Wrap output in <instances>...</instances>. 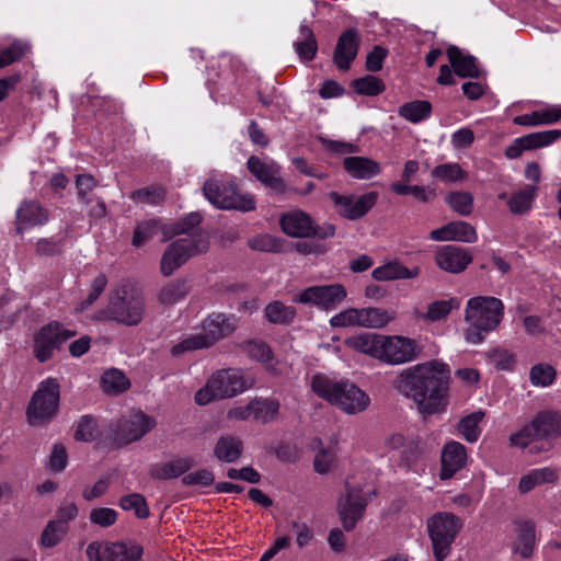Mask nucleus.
Returning a JSON list of instances; mask_svg holds the SVG:
<instances>
[{
  "instance_id": "nucleus-1",
  "label": "nucleus",
  "mask_w": 561,
  "mask_h": 561,
  "mask_svg": "<svg viewBox=\"0 0 561 561\" xmlns=\"http://www.w3.org/2000/svg\"><path fill=\"white\" fill-rule=\"evenodd\" d=\"M449 381V366L434 359L403 369L392 386L412 399L422 414H435L448 405Z\"/></svg>"
},
{
  "instance_id": "nucleus-2",
  "label": "nucleus",
  "mask_w": 561,
  "mask_h": 561,
  "mask_svg": "<svg viewBox=\"0 0 561 561\" xmlns=\"http://www.w3.org/2000/svg\"><path fill=\"white\" fill-rule=\"evenodd\" d=\"M504 305L495 297L477 296L470 298L465 309L468 328L465 339L470 344H480L488 333L495 330L502 321Z\"/></svg>"
},
{
  "instance_id": "nucleus-3",
  "label": "nucleus",
  "mask_w": 561,
  "mask_h": 561,
  "mask_svg": "<svg viewBox=\"0 0 561 561\" xmlns=\"http://www.w3.org/2000/svg\"><path fill=\"white\" fill-rule=\"evenodd\" d=\"M311 389L318 397L348 414L364 411L370 402L369 397L355 383L335 380L322 374L312 377Z\"/></svg>"
},
{
  "instance_id": "nucleus-4",
  "label": "nucleus",
  "mask_w": 561,
  "mask_h": 561,
  "mask_svg": "<svg viewBox=\"0 0 561 561\" xmlns=\"http://www.w3.org/2000/svg\"><path fill=\"white\" fill-rule=\"evenodd\" d=\"M254 385L255 379L240 368L218 369L195 393V402L198 405H206L215 400L233 398L253 388Z\"/></svg>"
},
{
  "instance_id": "nucleus-5",
  "label": "nucleus",
  "mask_w": 561,
  "mask_h": 561,
  "mask_svg": "<svg viewBox=\"0 0 561 561\" xmlns=\"http://www.w3.org/2000/svg\"><path fill=\"white\" fill-rule=\"evenodd\" d=\"M364 472L350 476L345 481L346 495L339 503V515L343 527L351 530L363 517L365 508L375 495V489L370 485L369 477Z\"/></svg>"
},
{
  "instance_id": "nucleus-6",
  "label": "nucleus",
  "mask_w": 561,
  "mask_h": 561,
  "mask_svg": "<svg viewBox=\"0 0 561 561\" xmlns=\"http://www.w3.org/2000/svg\"><path fill=\"white\" fill-rule=\"evenodd\" d=\"M237 328V319L233 316L213 313L203 321V331L191 334L174 344L171 353L175 356L185 352L207 348L221 339L230 335Z\"/></svg>"
},
{
  "instance_id": "nucleus-7",
  "label": "nucleus",
  "mask_w": 561,
  "mask_h": 561,
  "mask_svg": "<svg viewBox=\"0 0 561 561\" xmlns=\"http://www.w3.org/2000/svg\"><path fill=\"white\" fill-rule=\"evenodd\" d=\"M462 527V519L449 512H438L427 519L426 528L435 561H444L449 557Z\"/></svg>"
},
{
  "instance_id": "nucleus-8",
  "label": "nucleus",
  "mask_w": 561,
  "mask_h": 561,
  "mask_svg": "<svg viewBox=\"0 0 561 561\" xmlns=\"http://www.w3.org/2000/svg\"><path fill=\"white\" fill-rule=\"evenodd\" d=\"M59 399L60 385L58 380L55 378L43 380L27 405V422L36 426L50 421L58 411Z\"/></svg>"
},
{
  "instance_id": "nucleus-9",
  "label": "nucleus",
  "mask_w": 561,
  "mask_h": 561,
  "mask_svg": "<svg viewBox=\"0 0 561 561\" xmlns=\"http://www.w3.org/2000/svg\"><path fill=\"white\" fill-rule=\"evenodd\" d=\"M205 197L216 207L249 211L255 208L254 197L241 194L233 181L208 180L203 187Z\"/></svg>"
},
{
  "instance_id": "nucleus-10",
  "label": "nucleus",
  "mask_w": 561,
  "mask_h": 561,
  "mask_svg": "<svg viewBox=\"0 0 561 561\" xmlns=\"http://www.w3.org/2000/svg\"><path fill=\"white\" fill-rule=\"evenodd\" d=\"M207 249L208 240L204 233L186 234V237L175 240L168 247L162 255V274L165 276L171 275L190 257L206 252Z\"/></svg>"
},
{
  "instance_id": "nucleus-11",
  "label": "nucleus",
  "mask_w": 561,
  "mask_h": 561,
  "mask_svg": "<svg viewBox=\"0 0 561 561\" xmlns=\"http://www.w3.org/2000/svg\"><path fill=\"white\" fill-rule=\"evenodd\" d=\"M422 352L420 343L404 335H383L380 362L402 365L415 360Z\"/></svg>"
},
{
  "instance_id": "nucleus-12",
  "label": "nucleus",
  "mask_w": 561,
  "mask_h": 561,
  "mask_svg": "<svg viewBox=\"0 0 561 561\" xmlns=\"http://www.w3.org/2000/svg\"><path fill=\"white\" fill-rule=\"evenodd\" d=\"M122 291L123 296L111 299L108 314L100 319H112L127 325H136L144 316V298L126 287Z\"/></svg>"
},
{
  "instance_id": "nucleus-13",
  "label": "nucleus",
  "mask_w": 561,
  "mask_h": 561,
  "mask_svg": "<svg viewBox=\"0 0 561 561\" xmlns=\"http://www.w3.org/2000/svg\"><path fill=\"white\" fill-rule=\"evenodd\" d=\"M156 426L152 416L142 411H133L123 416L112 430L113 438L117 445H127L140 439Z\"/></svg>"
},
{
  "instance_id": "nucleus-14",
  "label": "nucleus",
  "mask_w": 561,
  "mask_h": 561,
  "mask_svg": "<svg viewBox=\"0 0 561 561\" xmlns=\"http://www.w3.org/2000/svg\"><path fill=\"white\" fill-rule=\"evenodd\" d=\"M85 552L89 561H141L142 548L136 543L93 541Z\"/></svg>"
},
{
  "instance_id": "nucleus-15",
  "label": "nucleus",
  "mask_w": 561,
  "mask_h": 561,
  "mask_svg": "<svg viewBox=\"0 0 561 561\" xmlns=\"http://www.w3.org/2000/svg\"><path fill=\"white\" fill-rule=\"evenodd\" d=\"M76 334L53 321L39 329L34 340V355L39 362L49 359L56 348Z\"/></svg>"
},
{
  "instance_id": "nucleus-16",
  "label": "nucleus",
  "mask_w": 561,
  "mask_h": 561,
  "mask_svg": "<svg viewBox=\"0 0 561 561\" xmlns=\"http://www.w3.org/2000/svg\"><path fill=\"white\" fill-rule=\"evenodd\" d=\"M347 296L345 287L341 284L311 286L294 297V302L312 304L323 310L336 308Z\"/></svg>"
},
{
  "instance_id": "nucleus-17",
  "label": "nucleus",
  "mask_w": 561,
  "mask_h": 561,
  "mask_svg": "<svg viewBox=\"0 0 561 561\" xmlns=\"http://www.w3.org/2000/svg\"><path fill=\"white\" fill-rule=\"evenodd\" d=\"M280 226L286 234L295 238H306L311 234L330 238L335 232L334 226L330 224L319 229L314 228L310 216L301 210H293L285 214L280 218Z\"/></svg>"
},
{
  "instance_id": "nucleus-18",
  "label": "nucleus",
  "mask_w": 561,
  "mask_h": 561,
  "mask_svg": "<svg viewBox=\"0 0 561 561\" xmlns=\"http://www.w3.org/2000/svg\"><path fill=\"white\" fill-rule=\"evenodd\" d=\"M202 218L198 214H191L181 226H176V228L169 227L167 225H162L157 219H150L139 224L133 237V245L141 247L147 240H149L153 234L158 231H161L163 238L162 241H167L173 234L176 233H187L188 229L198 225Z\"/></svg>"
},
{
  "instance_id": "nucleus-19",
  "label": "nucleus",
  "mask_w": 561,
  "mask_h": 561,
  "mask_svg": "<svg viewBox=\"0 0 561 561\" xmlns=\"http://www.w3.org/2000/svg\"><path fill=\"white\" fill-rule=\"evenodd\" d=\"M329 196L334 204L336 213L350 220H355L366 215L377 201L376 193H367L358 197H354L351 195H340L336 192H331Z\"/></svg>"
},
{
  "instance_id": "nucleus-20",
  "label": "nucleus",
  "mask_w": 561,
  "mask_h": 561,
  "mask_svg": "<svg viewBox=\"0 0 561 561\" xmlns=\"http://www.w3.org/2000/svg\"><path fill=\"white\" fill-rule=\"evenodd\" d=\"M560 137L561 130L559 129L536 131L518 137L505 149V156L508 159H516L524 151L548 147L559 140Z\"/></svg>"
},
{
  "instance_id": "nucleus-21",
  "label": "nucleus",
  "mask_w": 561,
  "mask_h": 561,
  "mask_svg": "<svg viewBox=\"0 0 561 561\" xmlns=\"http://www.w3.org/2000/svg\"><path fill=\"white\" fill-rule=\"evenodd\" d=\"M249 172L265 186L283 192L285 184L279 178V167L272 160H262L256 156L249 158L247 162Z\"/></svg>"
},
{
  "instance_id": "nucleus-22",
  "label": "nucleus",
  "mask_w": 561,
  "mask_h": 561,
  "mask_svg": "<svg viewBox=\"0 0 561 561\" xmlns=\"http://www.w3.org/2000/svg\"><path fill=\"white\" fill-rule=\"evenodd\" d=\"M360 37L354 28L344 31L336 43L333 61L340 70H348L356 58L359 48Z\"/></svg>"
},
{
  "instance_id": "nucleus-23",
  "label": "nucleus",
  "mask_w": 561,
  "mask_h": 561,
  "mask_svg": "<svg viewBox=\"0 0 561 561\" xmlns=\"http://www.w3.org/2000/svg\"><path fill=\"white\" fill-rule=\"evenodd\" d=\"M435 261L446 272L460 273L472 262V255L467 249L445 245L437 250Z\"/></svg>"
},
{
  "instance_id": "nucleus-24",
  "label": "nucleus",
  "mask_w": 561,
  "mask_h": 561,
  "mask_svg": "<svg viewBox=\"0 0 561 561\" xmlns=\"http://www.w3.org/2000/svg\"><path fill=\"white\" fill-rule=\"evenodd\" d=\"M461 306V300L458 297H449L447 299H437L427 305L426 309L414 311L417 320L425 323L442 322L448 319L454 310H458Z\"/></svg>"
},
{
  "instance_id": "nucleus-25",
  "label": "nucleus",
  "mask_w": 561,
  "mask_h": 561,
  "mask_svg": "<svg viewBox=\"0 0 561 561\" xmlns=\"http://www.w3.org/2000/svg\"><path fill=\"white\" fill-rule=\"evenodd\" d=\"M48 221V210L35 201H26L16 210V232L45 225Z\"/></svg>"
},
{
  "instance_id": "nucleus-26",
  "label": "nucleus",
  "mask_w": 561,
  "mask_h": 561,
  "mask_svg": "<svg viewBox=\"0 0 561 561\" xmlns=\"http://www.w3.org/2000/svg\"><path fill=\"white\" fill-rule=\"evenodd\" d=\"M435 241H460L472 243L478 240L476 229L465 221H453L431 232Z\"/></svg>"
},
{
  "instance_id": "nucleus-27",
  "label": "nucleus",
  "mask_w": 561,
  "mask_h": 561,
  "mask_svg": "<svg viewBox=\"0 0 561 561\" xmlns=\"http://www.w3.org/2000/svg\"><path fill=\"white\" fill-rule=\"evenodd\" d=\"M514 540L512 543L513 553L522 558H530L535 550L536 535L535 526L531 522H515L513 525Z\"/></svg>"
},
{
  "instance_id": "nucleus-28",
  "label": "nucleus",
  "mask_w": 561,
  "mask_h": 561,
  "mask_svg": "<svg viewBox=\"0 0 561 561\" xmlns=\"http://www.w3.org/2000/svg\"><path fill=\"white\" fill-rule=\"evenodd\" d=\"M467 460V451L462 444L451 440L447 443L442 451L440 479H450L460 470Z\"/></svg>"
},
{
  "instance_id": "nucleus-29",
  "label": "nucleus",
  "mask_w": 561,
  "mask_h": 561,
  "mask_svg": "<svg viewBox=\"0 0 561 561\" xmlns=\"http://www.w3.org/2000/svg\"><path fill=\"white\" fill-rule=\"evenodd\" d=\"M537 195L536 185H525L514 191L510 196L506 193L499 195L500 199H506L510 211L514 215H523L530 210Z\"/></svg>"
},
{
  "instance_id": "nucleus-30",
  "label": "nucleus",
  "mask_w": 561,
  "mask_h": 561,
  "mask_svg": "<svg viewBox=\"0 0 561 561\" xmlns=\"http://www.w3.org/2000/svg\"><path fill=\"white\" fill-rule=\"evenodd\" d=\"M534 435L538 438L561 436V413L543 411L533 420Z\"/></svg>"
},
{
  "instance_id": "nucleus-31",
  "label": "nucleus",
  "mask_w": 561,
  "mask_h": 561,
  "mask_svg": "<svg viewBox=\"0 0 561 561\" xmlns=\"http://www.w3.org/2000/svg\"><path fill=\"white\" fill-rule=\"evenodd\" d=\"M383 334L360 333L346 340V345L359 353L380 360Z\"/></svg>"
},
{
  "instance_id": "nucleus-32",
  "label": "nucleus",
  "mask_w": 561,
  "mask_h": 561,
  "mask_svg": "<svg viewBox=\"0 0 561 561\" xmlns=\"http://www.w3.org/2000/svg\"><path fill=\"white\" fill-rule=\"evenodd\" d=\"M346 172L355 179L368 180L379 174L381 171L380 164L365 157H348L343 161Z\"/></svg>"
},
{
  "instance_id": "nucleus-33",
  "label": "nucleus",
  "mask_w": 561,
  "mask_h": 561,
  "mask_svg": "<svg viewBox=\"0 0 561 561\" xmlns=\"http://www.w3.org/2000/svg\"><path fill=\"white\" fill-rule=\"evenodd\" d=\"M558 478V471L553 468L534 469L520 478L518 490L520 493H528L536 486L557 482Z\"/></svg>"
},
{
  "instance_id": "nucleus-34",
  "label": "nucleus",
  "mask_w": 561,
  "mask_h": 561,
  "mask_svg": "<svg viewBox=\"0 0 561 561\" xmlns=\"http://www.w3.org/2000/svg\"><path fill=\"white\" fill-rule=\"evenodd\" d=\"M448 60L455 73L461 78H474L479 76L476 60L471 56L463 55L459 48L453 46L447 49Z\"/></svg>"
},
{
  "instance_id": "nucleus-35",
  "label": "nucleus",
  "mask_w": 561,
  "mask_h": 561,
  "mask_svg": "<svg viewBox=\"0 0 561 561\" xmlns=\"http://www.w3.org/2000/svg\"><path fill=\"white\" fill-rule=\"evenodd\" d=\"M420 274V268L414 267L409 270L398 262H390L385 265L378 266L373 271V277L376 280H394L414 278Z\"/></svg>"
},
{
  "instance_id": "nucleus-36",
  "label": "nucleus",
  "mask_w": 561,
  "mask_h": 561,
  "mask_svg": "<svg viewBox=\"0 0 561 561\" xmlns=\"http://www.w3.org/2000/svg\"><path fill=\"white\" fill-rule=\"evenodd\" d=\"M362 328L380 329L396 319V312L392 310L367 307L360 308Z\"/></svg>"
},
{
  "instance_id": "nucleus-37",
  "label": "nucleus",
  "mask_w": 561,
  "mask_h": 561,
  "mask_svg": "<svg viewBox=\"0 0 561 561\" xmlns=\"http://www.w3.org/2000/svg\"><path fill=\"white\" fill-rule=\"evenodd\" d=\"M193 467V460L190 457L172 459L168 462L157 465L152 469V476L158 479H173L185 473Z\"/></svg>"
},
{
  "instance_id": "nucleus-38",
  "label": "nucleus",
  "mask_w": 561,
  "mask_h": 561,
  "mask_svg": "<svg viewBox=\"0 0 561 561\" xmlns=\"http://www.w3.org/2000/svg\"><path fill=\"white\" fill-rule=\"evenodd\" d=\"M294 47L301 60L310 61L314 58L318 46L314 34L308 25H300L299 37L294 43Z\"/></svg>"
},
{
  "instance_id": "nucleus-39",
  "label": "nucleus",
  "mask_w": 561,
  "mask_h": 561,
  "mask_svg": "<svg viewBox=\"0 0 561 561\" xmlns=\"http://www.w3.org/2000/svg\"><path fill=\"white\" fill-rule=\"evenodd\" d=\"M129 386V379L122 370L116 368L107 369L101 377L102 390L111 396H116L126 391Z\"/></svg>"
},
{
  "instance_id": "nucleus-40",
  "label": "nucleus",
  "mask_w": 561,
  "mask_h": 561,
  "mask_svg": "<svg viewBox=\"0 0 561 561\" xmlns=\"http://www.w3.org/2000/svg\"><path fill=\"white\" fill-rule=\"evenodd\" d=\"M215 456L220 461L233 462L242 453V442L232 436L221 437L214 449Z\"/></svg>"
},
{
  "instance_id": "nucleus-41",
  "label": "nucleus",
  "mask_w": 561,
  "mask_h": 561,
  "mask_svg": "<svg viewBox=\"0 0 561 561\" xmlns=\"http://www.w3.org/2000/svg\"><path fill=\"white\" fill-rule=\"evenodd\" d=\"M68 530L69 526H66L64 523L49 520L42 531L39 546L42 548H53L59 545L68 534Z\"/></svg>"
},
{
  "instance_id": "nucleus-42",
  "label": "nucleus",
  "mask_w": 561,
  "mask_h": 561,
  "mask_svg": "<svg viewBox=\"0 0 561 561\" xmlns=\"http://www.w3.org/2000/svg\"><path fill=\"white\" fill-rule=\"evenodd\" d=\"M483 417L484 412L482 411H477L462 417L458 423L459 434L469 443L477 442L481 434L479 424Z\"/></svg>"
},
{
  "instance_id": "nucleus-43",
  "label": "nucleus",
  "mask_w": 561,
  "mask_h": 561,
  "mask_svg": "<svg viewBox=\"0 0 561 561\" xmlns=\"http://www.w3.org/2000/svg\"><path fill=\"white\" fill-rule=\"evenodd\" d=\"M432 105L427 101H413L402 105L399 114L412 123H420L431 115Z\"/></svg>"
},
{
  "instance_id": "nucleus-44",
  "label": "nucleus",
  "mask_w": 561,
  "mask_h": 561,
  "mask_svg": "<svg viewBox=\"0 0 561 561\" xmlns=\"http://www.w3.org/2000/svg\"><path fill=\"white\" fill-rule=\"evenodd\" d=\"M252 401L255 421L267 423L276 419L279 411V403L276 400L254 398Z\"/></svg>"
},
{
  "instance_id": "nucleus-45",
  "label": "nucleus",
  "mask_w": 561,
  "mask_h": 561,
  "mask_svg": "<svg viewBox=\"0 0 561 561\" xmlns=\"http://www.w3.org/2000/svg\"><path fill=\"white\" fill-rule=\"evenodd\" d=\"M447 204L461 216H468L473 209V196L468 192H451L446 197Z\"/></svg>"
},
{
  "instance_id": "nucleus-46",
  "label": "nucleus",
  "mask_w": 561,
  "mask_h": 561,
  "mask_svg": "<svg viewBox=\"0 0 561 561\" xmlns=\"http://www.w3.org/2000/svg\"><path fill=\"white\" fill-rule=\"evenodd\" d=\"M266 318L273 323H289L296 316L294 307L285 306L279 301L267 305L265 309Z\"/></svg>"
},
{
  "instance_id": "nucleus-47",
  "label": "nucleus",
  "mask_w": 561,
  "mask_h": 561,
  "mask_svg": "<svg viewBox=\"0 0 561 561\" xmlns=\"http://www.w3.org/2000/svg\"><path fill=\"white\" fill-rule=\"evenodd\" d=\"M27 51L28 46L21 41H14L8 47L0 48V69L20 61Z\"/></svg>"
},
{
  "instance_id": "nucleus-48",
  "label": "nucleus",
  "mask_w": 561,
  "mask_h": 561,
  "mask_svg": "<svg viewBox=\"0 0 561 561\" xmlns=\"http://www.w3.org/2000/svg\"><path fill=\"white\" fill-rule=\"evenodd\" d=\"M186 294L187 290L183 283L171 282L160 289L158 299L164 306H172L182 300Z\"/></svg>"
},
{
  "instance_id": "nucleus-49",
  "label": "nucleus",
  "mask_w": 561,
  "mask_h": 561,
  "mask_svg": "<svg viewBox=\"0 0 561 561\" xmlns=\"http://www.w3.org/2000/svg\"><path fill=\"white\" fill-rule=\"evenodd\" d=\"M432 175L445 183L461 181L466 178V172L458 163H444L435 167Z\"/></svg>"
},
{
  "instance_id": "nucleus-50",
  "label": "nucleus",
  "mask_w": 561,
  "mask_h": 561,
  "mask_svg": "<svg viewBox=\"0 0 561 561\" xmlns=\"http://www.w3.org/2000/svg\"><path fill=\"white\" fill-rule=\"evenodd\" d=\"M165 197V190L159 185L140 188L130 194V198L135 202L146 203L150 205L160 204Z\"/></svg>"
},
{
  "instance_id": "nucleus-51",
  "label": "nucleus",
  "mask_w": 561,
  "mask_h": 561,
  "mask_svg": "<svg viewBox=\"0 0 561 561\" xmlns=\"http://www.w3.org/2000/svg\"><path fill=\"white\" fill-rule=\"evenodd\" d=\"M352 85L358 94L370 96L378 95L385 90L383 82L374 76H365L356 79L353 81Z\"/></svg>"
},
{
  "instance_id": "nucleus-52",
  "label": "nucleus",
  "mask_w": 561,
  "mask_h": 561,
  "mask_svg": "<svg viewBox=\"0 0 561 561\" xmlns=\"http://www.w3.org/2000/svg\"><path fill=\"white\" fill-rule=\"evenodd\" d=\"M336 462L335 447L320 448L314 456L313 467L316 472L325 474L332 470Z\"/></svg>"
},
{
  "instance_id": "nucleus-53",
  "label": "nucleus",
  "mask_w": 561,
  "mask_h": 561,
  "mask_svg": "<svg viewBox=\"0 0 561 561\" xmlns=\"http://www.w3.org/2000/svg\"><path fill=\"white\" fill-rule=\"evenodd\" d=\"M530 381L534 386L547 387L556 379V369L548 364H538L530 369Z\"/></svg>"
},
{
  "instance_id": "nucleus-54",
  "label": "nucleus",
  "mask_w": 561,
  "mask_h": 561,
  "mask_svg": "<svg viewBox=\"0 0 561 561\" xmlns=\"http://www.w3.org/2000/svg\"><path fill=\"white\" fill-rule=\"evenodd\" d=\"M244 350L252 359L261 362L267 367L272 366L273 354L271 348L265 343L260 341H251L245 344Z\"/></svg>"
},
{
  "instance_id": "nucleus-55",
  "label": "nucleus",
  "mask_w": 561,
  "mask_h": 561,
  "mask_svg": "<svg viewBox=\"0 0 561 561\" xmlns=\"http://www.w3.org/2000/svg\"><path fill=\"white\" fill-rule=\"evenodd\" d=\"M119 505L125 511H134L139 518H145L149 515L147 503L140 494L134 493L123 496Z\"/></svg>"
},
{
  "instance_id": "nucleus-56",
  "label": "nucleus",
  "mask_w": 561,
  "mask_h": 561,
  "mask_svg": "<svg viewBox=\"0 0 561 561\" xmlns=\"http://www.w3.org/2000/svg\"><path fill=\"white\" fill-rule=\"evenodd\" d=\"M360 308H348L331 318L332 327H362Z\"/></svg>"
},
{
  "instance_id": "nucleus-57",
  "label": "nucleus",
  "mask_w": 561,
  "mask_h": 561,
  "mask_svg": "<svg viewBox=\"0 0 561 561\" xmlns=\"http://www.w3.org/2000/svg\"><path fill=\"white\" fill-rule=\"evenodd\" d=\"M249 247L256 251L280 252L282 242L271 234H260L249 240Z\"/></svg>"
},
{
  "instance_id": "nucleus-58",
  "label": "nucleus",
  "mask_w": 561,
  "mask_h": 561,
  "mask_svg": "<svg viewBox=\"0 0 561 561\" xmlns=\"http://www.w3.org/2000/svg\"><path fill=\"white\" fill-rule=\"evenodd\" d=\"M116 511L108 507L93 508L90 513L91 523L101 527L112 526L116 522Z\"/></svg>"
},
{
  "instance_id": "nucleus-59",
  "label": "nucleus",
  "mask_w": 561,
  "mask_h": 561,
  "mask_svg": "<svg viewBox=\"0 0 561 561\" xmlns=\"http://www.w3.org/2000/svg\"><path fill=\"white\" fill-rule=\"evenodd\" d=\"M96 432L95 420L91 416H83L79 421L75 437L78 440L91 442L94 439Z\"/></svg>"
},
{
  "instance_id": "nucleus-60",
  "label": "nucleus",
  "mask_w": 561,
  "mask_h": 561,
  "mask_svg": "<svg viewBox=\"0 0 561 561\" xmlns=\"http://www.w3.org/2000/svg\"><path fill=\"white\" fill-rule=\"evenodd\" d=\"M538 125H552L561 119V106L548 105L536 110Z\"/></svg>"
},
{
  "instance_id": "nucleus-61",
  "label": "nucleus",
  "mask_w": 561,
  "mask_h": 561,
  "mask_svg": "<svg viewBox=\"0 0 561 561\" xmlns=\"http://www.w3.org/2000/svg\"><path fill=\"white\" fill-rule=\"evenodd\" d=\"M183 483L187 485L209 486L214 483V474L202 469L183 477Z\"/></svg>"
},
{
  "instance_id": "nucleus-62",
  "label": "nucleus",
  "mask_w": 561,
  "mask_h": 561,
  "mask_svg": "<svg viewBox=\"0 0 561 561\" xmlns=\"http://www.w3.org/2000/svg\"><path fill=\"white\" fill-rule=\"evenodd\" d=\"M387 50L380 46H375L366 58V68L371 72L381 70Z\"/></svg>"
},
{
  "instance_id": "nucleus-63",
  "label": "nucleus",
  "mask_w": 561,
  "mask_h": 561,
  "mask_svg": "<svg viewBox=\"0 0 561 561\" xmlns=\"http://www.w3.org/2000/svg\"><path fill=\"white\" fill-rule=\"evenodd\" d=\"M227 477L231 480H243L250 483H257L260 481V473L251 467L242 469L231 468L228 470Z\"/></svg>"
},
{
  "instance_id": "nucleus-64",
  "label": "nucleus",
  "mask_w": 561,
  "mask_h": 561,
  "mask_svg": "<svg viewBox=\"0 0 561 561\" xmlns=\"http://www.w3.org/2000/svg\"><path fill=\"white\" fill-rule=\"evenodd\" d=\"M538 438L534 435L533 422L529 425L524 426L520 431L513 434L510 437L511 444L517 447L528 446L533 439Z\"/></svg>"
}]
</instances>
